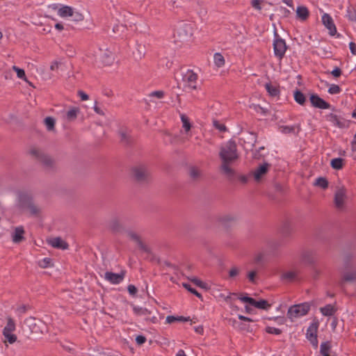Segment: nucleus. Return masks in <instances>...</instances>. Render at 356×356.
<instances>
[{
  "instance_id": "1",
  "label": "nucleus",
  "mask_w": 356,
  "mask_h": 356,
  "mask_svg": "<svg viewBox=\"0 0 356 356\" xmlns=\"http://www.w3.org/2000/svg\"><path fill=\"white\" fill-rule=\"evenodd\" d=\"M219 156L222 162H234L238 157L236 143L232 140H229L222 145Z\"/></svg>"
},
{
  "instance_id": "2",
  "label": "nucleus",
  "mask_w": 356,
  "mask_h": 356,
  "mask_svg": "<svg viewBox=\"0 0 356 356\" xmlns=\"http://www.w3.org/2000/svg\"><path fill=\"white\" fill-rule=\"evenodd\" d=\"M310 306L307 303L295 305L289 307L287 315L288 317L293 321L294 319L305 316L309 311Z\"/></svg>"
},
{
  "instance_id": "3",
  "label": "nucleus",
  "mask_w": 356,
  "mask_h": 356,
  "mask_svg": "<svg viewBox=\"0 0 356 356\" xmlns=\"http://www.w3.org/2000/svg\"><path fill=\"white\" fill-rule=\"evenodd\" d=\"M58 15L61 18L74 17V21H81L83 18V15L74 8L64 4H62L60 8L58 10Z\"/></svg>"
},
{
  "instance_id": "4",
  "label": "nucleus",
  "mask_w": 356,
  "mask_h": 356,
  "mask_svg": "<svg viewBox=\"0 0 356 356\" xmlns=\"http://www.w3.org/2000/svg\"><path fill=\"white\" fill-rule=\"evenodd\" d=\"M209 290L211 291V294L217 300H225L226 302H228L231 298V296L234 294L230 292L226 291V290H224L225 292H222L223 286L222 285H210V289H209Z\"/></svg>"
},
{
  "instance_id": "5",
  "label": "nucleus",
  "mask_w": 356,
  "mask_h": 356,
  "mask_svg": "<svg viewBox=\"0 0 356 356\" xmlns=\"http://www.w3.org/2000/svg\"><path fill=\"white\" fill-rule=\"evenodd\" d=\"M286 44L285 40L280 38L278 35L275 34L273 40V51L275 56L279 59H282L286 51Z\"/></svg>"
},
{
  "instance_id": "6",
  "label": "nucleus",
  "mask_w": 356,
  "mask_h": 356,
  "mask_svg": "<svg viewBox=\"0 0 356 356\" xmlns=\"http://www.w3.org/2000/svg\"><path fill=\"white\" fill-rule=\"evenodd\" d=\"M197 74L191 70L183 74L182 81L185 88L195 89L197 87Z\"/></svg>"
},
{
  "instance_id": "7",
  "label": "nucleus",
  "mask_w": 356,
  "mask_h": 356,
  "mask_svg": "<svg viewBox=\"0 0 356 356\" xmlns=\"http://www.w3.org/2000/svg\"><path fill=\"white\" fill-rule=\"evenodd\" d=\"M176 33L181 42L187 41L193 35V27L189 24H181Z\"/></svg>"
},
{
  "instance_id": "8",
  "label": "nucleus",
  "mask_w": 356,
  "mask_h": 356,
  "mask_svg": "<svg viewBox=\"0 0 356 356\" xmlns=\"http://www.w3.org/2000/svg\"><path fill=\"white\" fill-rule=\"evenodd\" d=\"M347 198L348 196L345 187L343 186H338L334 195V204L336 207L339 209H343Z\"/></svg>"
},
{
  "instance_id": "9",
  "label": "nucleus",
  "mask_w": 356,
  "mask_h": 356,
  "mask_svg": "<svg viewBox=\"0 0 356 356\" xmlns=\"http://www.w3.org/2000/svg\"><path fill=\"white\" fill-rule=\"evenodd\" d=\"M270 168V164H269L268 163L264 162V163L260 164L252 172V176H253L254 180L256 182L261 181L266 177L268 172L269 171Z\"/></svg>"
},
{
  "instance_id": "10",
  "label": "nucleus",
  "mask_w": 356,
  "mask_h": 356,
  "mask_svg": "<svg viewBox=\"0 0 356 356\" xmlns=\"http://www.w3.org/2000/svg\"><path fill=\"white\" fill-rule=\"evenodd\" d=\"M326 119L332 124V125L340 129H346L349 127L350 123V120H345L333 113L327 115L326 116Z\"/></svg>"
},
{
  "instance_id": "11",
  "label": "nucleus",
  "mask_w": 356,
  "mask_h": 356,
  "mask_svg": "<svg viewBox=\"0 0 356 356\" xmlns=\"http://www.w3.org/2000/svg\"><path fill=\"white\" fill-rule=\"evenodd\" d=\"M318 328V323L314 322L311 323L307 330L306 337L310 343L314 346H318L317 330Z\"/></svg>"
},
{
  "instance_id": "12",
  "label": "nucleus",
  "mask_w": 356,
  "mask_h": 356,
  "mask_svg": "<svg viewBox=\"0 0 356 356\" xmlns=\"http://www.w3.org/2000/svg\"><path fill=\"white\" fill-rule=\"evenodd\" d=\"M80 113V108L76 106H70L63 112V118L67 122L74 121Z\"/></svg>"
},
{
  "instance_id": "13",
  "label": "nucleus",
  "mask_w": 356,
  "mask_h": 356,
  "mask_svg": "<svg viewBox=\"0 0 356 356\" xmlns=\"http://www.w3.org/2000/svg\"><path fill=\"white\" fill-rule=\"evenodd\" d=\"M124 277V273H115L112 272H106L104 279L112 284H118L122 282Z\"/></svg>"
},
{
  "instance_id": "14",
  "label": "nucleus",
  "mask_w": 356,
  "mask_h": 356,
  "mask_svg": "<svg viewBox=\"0 0 356 356\" xmlns=\"http://www.w3.org/2000/svg\"><path fill=\"white\" fill-rule=\"evenodd\" d=\"M310 102L313 106L321 109H328L330 107L329 103L321 98L317 95H312L310 96Z\"/></svg>"
},
{
  "instance_id": "15",
  "label": "nucleus",
  "mask_w": 356,
  "mask_h": 356,
  "mask_svg": "<svg viewBox=\"0 0 356 356\" xmlns=\"http://www.w3.org/2000/svg\"><path fill=\"white\" fill-rule=\"evenodd\" d=\"M322 22L323 25L329 30L330 34L334 35L337 33V28L333 22L332 17L324 13L322 16Z\"/></svg>"
},
{
  "instance_id": "16",
  "label": "nucleus",
  "mask_w": 356,
  "mask_h": 356,
  "mask_svg": "<svg viewBox=\"0 0 356 356\" xmlns=\"http://www.w3.org/2000/svg\"><path fill=\"white\" fill-rule=\"evenodd\" d=\"M132 309L134 311V313L138 316L143 318L145 321H152L149 315L150 312L146 308H143L141 307H138L136 305H132ZM156 319V317H152V321H154Z\"/></svg>"
},
{
  "instance_id": "17",
  "label": "nucleus",
  "mask_w": 356,
  "mask_h": 356,
  "mask_svg": "<svg viewBox=\"0 0 356 356\" xmlns=\"http://www.w3.org/2000/svg\"><path fill=\"white\" fill-rule=\"evenodd\" d=\"M48 243L54 248H59L61 250H66L68 248L67 243L60 237H56L49 239Z\"/></svg>"
},
{
  "instance_id": "18",
  "label": "nucleus",
  "mask_w": 356,
  "mask_h": 356,
  "mask_svg": "<svg viewBox=\"0 0 356 356\" xmlns=\"http://www.w3.org/2000/svg\"><path fill=\"white\" fill-rule=\"evenodd\" d=\"M265 88L271 97L277 98L280 96V91L277 85L266 83L265 84Z\"/></svg>"
},
{
  "instance_id": "19",
  "label": "nucleus",
  "mask_w": 356,
  "mask_h": 356,
  "mask_svg": "<svg viewBox=\"0 0 356 356\" xmlns=\"http://www.w3.org/2000/svg\"><path fill=\"white\" fill-rule=\"evenodd\" d=\"M180 119L182 123L183 132L186 136H191L190 131L192 127V124L189 118L184 113L180 114Z\"/></svg>"
},
{
  "instance_id": "20",
  "label": "nucleus",
  "mask_w": 356,
  "mask_h": 356,
  "mask_svg": "<svg viewBox=\"0 0 356 356\" xmlns=\"http://www.w3.org/2000/svg\"><path fill=\"white\" fill-rule=\"evenodd\" d=\"M24 231L22 227H17L12 234V240L14 243H18L24 239Z\"/></svg>"
},
{
  "instance_id": "21",
  "label": "nucleus",
  "mask_w": 356,
  "mask_h": 356,
  "mask_svg": "<svg viewBox=\"0 0 356 356\" xmlns=\"http://www.w3.org/2000/svg\"><path fill=\"white\" fill-rule=\"evenodd\" d=\"M102 62L106 65H110L114 61V55L111 51L102 52L100 55Z\"/></svg>"
},
{
  "instance_id": "22",
  "label": "nucleus",
  "mask_w": 356,
  "mask_h": 356,
  "mask_svg": "<svg viewBox=\"0 0 356 356\" xmlns=\"http://www.w3.org/2000/svg\"><path fill=\"white\" fill-rule=\"evenodd\" d=\"M296 129H298V131L300 130L299 124H294L291 126L279 125L278 127V131L284 134H295Z\"/></svg>"
},
{
  "instance_id": "23",
  "label": "nucleus",
  "mask_w": 356,
  "mask_h": 356,
  "mask_svg": "<svg viewBox=\"0 0 356 356\" xmlns=\"http://www.w3.org/2000/svg\"><path fill=\"white\" fill-rule=\"evenodd\" d=\"M134 175L138 180L143 179L147 175V169L143 166L135 168L133 170Z\"/></svg>"
},
{
  "instance_id": "24",
  "label": "nucleus",
  "mask_w": 356,
  "mask_h": 356,
  "mask_svg": "<svg viewBox=\"0 0 356 356\" xmlns=\"http://www.w3.org/2000/svg\"><path fill=\"white\" fill-rule=\"evenodd\" d=\"M252 306L258 309L267 310L270 308V305L268 304V302L265 300H255L253 299Z\"/></svg>"
},
{
  "instance_id": "25",
  "label": "nucleus",
  "mask_w": 356,
  "mask_h": 356,
  "mask_svg": "<svg viewBox=\"0 0 356 356\" xmlns=\"http://www.w3.org/2000/svg\"><path fill=\"white\" fill-rule=\"evenodd\" d=\"M296 15L300 19L305 20L309 15L308 9L303 6H298L296 9Z\"/></svg>"
},
{
  "instance_id": "26",
  "label": "nucleus",
  "mask_w": 356,
  "mask_h": 356,
  "mask_svg": "<svg viewBox=\"0 0 356 356\" xmlns=\"http://www.w3.org/2000/svg\"><path fill=\"white\" fill-rule=\"evenodd\" d=\"M213 63L218 68L223 67L225 63L224 56L220 53H215L213 55Z\"/></svg>"
},
{
  "instance_id": "27",
  "label": "nucleus",
  "mask_w": 356,
  "mask_h": 356,
  "mask_svg": "<svg viewBox=\"0 0 356 356\" xmlns=\"http://www.w3.org/2000/svg\"><path fill=\"white\" fill-rule=\"evenodd\" d=\"M129 236L130 238L132 239L133 241H134L140 246V248L142 250H143L144 251H146V252L149 251V249L147 248V247H146L144 244H143V243L141 242V241L140 239L139 236L136 233L131 232L129 233Z\"/></svg>"
},
{
  "instance_id": "28",
  "label": "nucleus",
  "mask_w": 356,
  "mask_h": 356,
  "mask_svg": "<svg viewBox=\"0 0 356 356\" xmlns=\"http://www.w3.org/2000/svg\"><path fill=\"white\" fill-rule=\"evenodd\" d=\"M321 314L325 316H331L335 313V309L333 305L329 304L320 309Z\"/></svg>"
},
{
  "instance_id": "29",
  "label": "nucleus",
  "mask_w": 356,
  "mask_h": 356,
  "mask_svg": "<svg viewBox=\"0 0 356 356\" xmlns=\"http://www.w3.org/2000/svg\"><path fill=\"white\" fill-rule=\"evenodd\" d=\"M343 280L346 282H353L356 280V270L353 269L345 272L343 275Z\"/></svg>"
},
{
  "instance_id": "30",
  "label": "nucleus",
  "mask_w": 356,
  "mask_h": 356,
  "mask_svg": "<svg viewBox=\"0 0 356 356\" xmlns=\"http://www.w3.org/2000/svg\"><path fill=\"white\" fill-rule=\"evenodd\" d=\"M293 97L295 101L300 105H303L306 101L305 95L298 90L294 92Z\"/></svg>"
},
{
  "instance_id": "31",
  "label": "nucleus",
  "mask_w": 356,
  "mask_h": 356,
  "mask_svg": "<svg viewBox=\"0 0 356 356\" xmlns=\"http://www.w3.org/2000/svg\"><path fill=\"white\" fill-rule=\"evenodd\" d=\"M330 165L335 170H340L343 166V159L341 158H335L331 160Z\"/></svg>"
},
{
  "instance_id": "32",
  "label": "nucleus",
  "mask_w": 356,
  "mask_h": 356,
  "mask_svg": "<svg viewBox=\"0 0 356 356\" xmlns=\"http://www.w3.org/2000/svg\"><path fill=\"white\" fill-rule=\"evenodd\" d=\"M190 280L193 283H194L196 286L200 287L201 289H203L205 290H209V289H210V285H209L206 282H202L197 277H193Z\"/></svg>"
},
{
  "instance_id": "33",
  "label": "nucleus",
  "mask_w": 356,
  "mask_h": 356,
  "mask_svg": "<svg viewBox=\"0 0 356 356\" xmlns=\"http://www.w3.org/2000/svg\"><path fill=\"white\" fill-rule=\"evenodd\" d=\"M190 320V317H184V316H168L166 317V322L168 323H172L175 321H183L186 322Z\"/></svg>"
},
{
  "instance_id": "34",
  "label": "nucleus",
  "mask_w": 356,
  "mask_h": 356,
  "mask_svg": "<svg viewBox=\"0 0 356 356\" xmlns=\"http://www.w3.org/2000/svg\"><path fill=\"white\" fill-rule=\"evenodd\" d=\"M246 137L243 138L245 142H247L250 145L251 147H253L257 140V136L254 133L247 132L245 133Z\"/></svg>"
},
{
  "instance_id": "35",
  "label": "nucleus",
  "mask_w": 356,
  "mask_h": 356,
  "mask_svg": "<svg viewBox=\"0 0 356 356\" xmlns=\"http://www.w3.org/2000/svg\"><path fill=\"white\" fill-rule=\"evenodd\" d=\"M3 335L10 344L14 343L17 341V336L13 334V332H3Z\"/></svg>"
},
{
  "instance_id": "36",
  "label": "nucleus",
  "mask_w": 356,
  "mask_h": 356,
  "mask_svg": "<svg viewBox=\"0 0 356 356\" xmlns=\"http://www.w3.org/2000/svg\"><path fill=\"white\" fill-rule=\"evenodd\" d=\"M15 323L11 318H8L7 324L4 327L3 332H14L15 330Z\"/></svg>"
},
{
  "instance_id": "37",
  "label": "nucleus",
  "mask_w": 356,
  "mask_h": 356,
  "mask_svg": "<svg viewBox=\"0 0 356 356\" xmlns=\"http://www.w3.org/2000/svg\"><path fill=\"white\" fill-rule=\"evenodd\" d=\"M347 17L350 21L356 22V9L353 7L347 8Z\"/></svg>"
},
{
  "instance_id": "38",
  "label": "nucleus",
  "mask_w": 356,
  "mask_h": 356,
  "mask_svg": "<svg viewBox=\"0 0 356 356\" xmlns=\"http://www.w3.org/2000/svg\"><path fill=\"white\" fill-rule=\"evenodd\" d=\"M330 346L328 342H324L321 345V353L323 356L330 355Z\"/></svg>"
},
{
  "instance_id": "39",
  "label": "nucleus",
  "mask_w": 356,
  "mask_h": 356,
  "mask_svg": "<svg viewBox=\"0 0 356 356\" xmlns=\"http://www.w3.org/2000/svg\"><path fill=\"white\" fill-rule=\"evenodd\" d=\"M13 70L16 72L17 76L25 81H27L25 72L23 69L19 68L17 66H13Z\"/></svg>"
},
{
  "instance_id": "40",
  "label": "nucleus",
  "mask_w": 356,
  "mask_h": 356,
  "mask_svg": "<svg viewBox=\"0 0 356 356\" xmlns=\"http://www.w3.org/2000/svg\"><path fill=\"white\" fill-rule=\"evenodd\" d=\"M314 185L322 188H326L327 187L328 183L326 179L323 177H318L316 179Z\"/></svg>"
},
{
  "instance_id": "41",
  "label": "nucleus",
  "mask_w": 356,
  "mask_h": 356,
  "mask_svg": "<svg viewBox=\"0 0 356 356\" xmlns=\"http://www.w3.org/2000/svg\"><path fill=\"white\" fill-rule=\"evenodd\" d=\"M250 108H252L255 112L257 113H259L263 115H266L267 113V110L263 107H261L260 105L258 104H252L250 106Z\"/></svg>"
},
{
  "instance_id": "42",
  "label": "nucleus",
  "mask_w": 356,
  "mask_h": 356,
  "mask_svg": "<svg viewBox=\"0 0 356 356\" xmlns=\"http://www.w3.org/2000/svg\"><path fill=\"white\" fill-rule=\"evenodd\" d=\"M296 277V273L294 271L290 270L282 274V279L291 281Z\"/></svg>"
},
{
  "instance_id": "43",
  "label": "nucleus",
  "mask_w": 356,
  "mask_h": 356,
  "mask_svg": "<svg viewBox=\"0 0 356 356\" xmlns=\"http://www.w3.org/2000/svg\"><path fill=\"white\" fill-rule=\"evenodd\" d=\"M183 286L189 292H191V293L194 294L195 296H196L197 298L202 299V295L198 293L195 289L192 288L191 286L189 284H187V283H183L182 284Z\"/></svg>"
},
{
  "instance_id": "44",
  "label": "nucleus",
  "mask_w": 356,
  "mask_h": 356,
  "mask_svg": "<svg viewBox=\"0 0 356 356\" xmlns=\"http://www.w3.org/2000/svg\"><path fill=\"white\" fill-rule=\"evenodd\" d=\"M341 91V89L338 85L331 84L328 88V92L331 95H337L339 94Z\"/></svg>"
},
{
  "instance_id": "45",
  "label": "nucleus",
  "mask_w": 356,
  "mask_h": 356,
  "mask_svg": "<svg viewBox=\"0 0 356 356\" xmlns=\"http://www.w3.org/2000/svg\"><path fill=\"white\" fill-rule=\"evenodd\" d=\"M44 124L48 130H52L55 125V120L51 117H47L44 119Z\"/></svg>"
},
{
  "instance_id": "46",
  "label": "nucleus",
  "mask_w": 356,
  "mask_h": 356,
  "mask_svg": "<svg viewBox=\"0 0 356 356\" xmlns=\"http://www.w3.org/2000/svg\"><path fill=\"white\" fill-rule=\"evenodd\" d=\"M240 272H241L240 268H238L237 266H233L229 270V273H228L229 277L230 278H234L240 274Z\"/></svg>"
},
{
  "instance_id": "47",
  "label": "nucleus",
  "mask_w": 356,
  "mask_h": 356,
  "mask_svg": "<svg viewBox=\"0 0 356 356\" xmlns=\"http://www.w3.org/2000/svg\"><path fill=\"white\" fill-rule=\"evenodd\" d=\"M257 274V270H251L247 273L248 279L249 280V281L251 283H253V284L256 283Z\"/></svg>"
},
{
  "instance_id": "48",
  "label": "nucleus",
  "mask_w": 356,
  "mask_h": 356,
  "mask_svg": "<svg viewBox=\"0 0 356 356\" xmlns=\"http://www.w3.org/2000/svg\"><path fill=\"white\" fill-rule=\"evenodd\" d=\"M236 220V216L233 215H226L222 217V222L224 224H227L229 222H234Z\"/></svg>"
},
{
  "instance_id": "49",
  "label": "nucleus",
  "mask_w": 356,
  "mask_h": 356,
  "mask_svg": "<svg viewBox=\"0 0 356 356\" xmlns=\"http://www.w3.org/2000/svg\"><path fill=\"white\" fill-rule=\"evenodd\" d=\"M51 259L45 257L43 259L39 261V266L42 268H47L51 264Z\"/></svg>"
},
{
  "instance_id": "50",
  "label": "nucleus",
  "mask_w": 356,
  "mask_h": 356,
  "mask_svg": "<svg viewBox=\"0 0 356 356\" xmlns=\"http://www.w3.org/2000/svg\"><path fill=\"white\" fill-rule=\"evenodd\" d=\"M266 330L269 334H276V335H278L281 333V331L280 329L274 327H270V326H268L266 328Z\"/></svg>"
},
{
  "instance_id": "51",
  "label": "nucleus",
  "mask_w": 356,
  "mask_h": 356,
  "mask_svg": "<svg viewBox=\"0 0 356 356\" xmlns=\"http://www.w3.org/2000/svg\"><path fill=\"white\" fill-rule=\"evenodd\" d=\"M213 127L220 131H225V126L217 120L213 122Z\"/></svg>"
},
{
  "instance_id": "52",
  "label": "nucleus",
  "mask_w": 356,
  "mask_h": 356,
  "mask_svg": "<svg viewBox=\"0 0 356 356\" xmlns=\"http://www.w3.org/2000/svg\"><path fill=\"white\" fill-rule=\"evenodd\" d=\"M251 4L254 9L258 10H261V1L260 0H252Z\"/></svg>"
},
{
  "instance_id": "53",
  "label": "nucleus",
  "mask_w": 356,
  "mask_h": 356,
  "mask_svg": "<svg viewBox=\"0 0 356 356\" xmlns=\"http://www.w3.org/2000/svg\"><path fill=\"white\" fill-rule=\"evenodd\" d=\"M164 92L161 90L154 91L150 93L149 96L152 97H156L161 99L163 97Z\"/></svg>"
},
{
  "instance_id": "54",
  "label": "nucleus",
  "mask_w": 356,
  "mask_h": 356,
  "mask_svg": "<svg viewBox=\"0 0 356 356\" xmlns=\"http://www.w3.org/2000/svg\"><path fill=\"white\" fill-rule=\"evenodd\" d=\"M238 299L243 302H247L249 305H252L253 302V298L248 296H240Z\"/></svg>"
},
{
  "instance_id": "55",
  "label": "nucleus",
  "mask_w": 356,
  "mask_h": 356,
  "mask_svg": "<svg viewBox=\"0 0 356 356\" xmlns=\"http://www.w3.org/2000/svg\"><path fill=\"white\" fill-rule=\"evenodd\" d=\"M230 163H231L222 162L221 168L227 174H229L232 172L231 168L229 167V164H230Z\"/></svg>"
},
{
  "instance_id": "56",
  "label": "nucleus",
  "mask_w": 356,
  "mask_h": 356,
  "mask_svg": "<svg viewBox=\"0 0 356 356\" xmlns=\"http://www.w3.org/2000/svg\"><path fill=\"white\" fill-rule=\"evenodd\" d=\"M136 341L138 345H142L146 341V338L143 335H138L136 338Z\"/></svg>"
},
{
  "instance_id": "57",
  "label": "nucleus",
  "mask_w": 356,
  "mask_h": 356,
  "mask_svg": "<svg viewBox=\"0 0 356 356\" xmlns=\"http://www.w3.org/2000/svg\"><path fill=\"white\" fill-rule=\"evenodd\" d=\"M331 74L332 76H334V77H339L341 76V70L340 68L339 67H335L334 69H333L331 72Z\"/></svg>"
},
{
  "instance_id": "58",
  "label": "nucleus",
  "mask_w": 356,
  "mask_h": 356,
  "mask_svg": "<svg viewBox=\"0 0 356 356\" xmlns=\"http://www.w3.org/2000/svg\"><path fill=\"white\" fill-rule=\"evenodd\" d=\"M129 294L134 296L137 293V289L134 285L130 284L127 287Z\"/></svg>"
},
{
  "instance_id": "59",
  "label": "nucleus",
  "mask_w": 356,
  "mask_h": 356,
  "mask_svg": "<svg viewBox=\"0 0 356 356\" xmlns=\"http://www.w3.org/2000/svg\"><path fill=\"white\" fill-rule=\"evenodd\" d=\"M199 175H200V171H199L198 169L195 168H192L190 170V175H191V177L195 178V177H198Z\"/></svg>"
},
{
  "instance_id": "60",
  "label": "nucleus",
  "mask_w": 356,
  "mask_h": 356,
  "mask_svg": "<svg viewBox=\"0 0 356 356\" xmlns=\"http://www.w3.org/2000/svg\"><path fill=\"white\" fill-rule=\"evenodd\" d=\"M62 4L60 3H52L49 6V8L53 10L56 11L57 15L58 14V10L60 8Z\"/></svg>"
},
{
  "instance_id": "61",
  "label": "nucleus",
  "mask_w": 356,
  "mask_h": 356,
  "mask_svg": "<svg viewBox=\"0 0 356 356\" xmlns=\"http://www.w3.org/2000/svg\"><path fill=\"white\" fill-rule=\"evenodd\" d=\"M59 68V63L58 62H53L50 65V70L52 72H56Z\"/></svg>"
},
{
  "instance_id": "62",
  "label": "nucleus",
  "mask_w": 356,
  "mask_h": 356,
  "mask_svg": "<svg viewBox=\"0 0 356 356\" xmlns=\"http://www.w3.org/2000/svg\"><path fill=\"white\" fill-rule=\"evenodd\" d=\"M78 95L83 101H86L89 98L88 95L83 91H79Z\"/></svg>"
},
{
  "instance_id": "63",
  "label": "nucleus",
  "mask_w": 356,
  "mask_h": 356,
  "mask_svg": "<svg viewBox=\"0 0 356 356\" xmlns=\"http://www.w3.org/2000/svg\"><path fill=\"white\" fill-rule=\"evenodd\" d=\"M349 48H350V52L353 55H356V44H355V43H354L353 42H350L349 43Z\"/></svg>"
},
{
  "instance_id": "64",
  "label": "nucleus",
  "mask_w": 356,
  "mask_h": 356,
  "mask_svg": "<svg viewBox=\"0 0 356 356\" xmlns=\"http://www.w3.org/2000/svg\"><path fill=\"white\" fill-rule=\"evenodd\" d=\"M351 149L353 152L356 151V132L351 143Z\"/></svg>"
}]
</instances>
